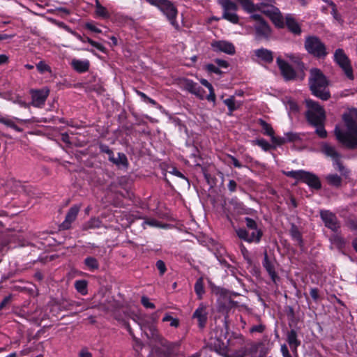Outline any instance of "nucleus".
<instances>
[{
  "label": "nucleus",
  "instance_id": "nucleus-56",
  "mask_svg": "<svg viewBox=\"0 0 357 357\" xmlns=\"http://www.w3.org/2000/svg\"><path fill=\"white\" fill-rule=\"evenodd\" d=\"M310 294L314 301H317L319 298V290L317 288H311Z\"/></svg>",
  "mask_w": 357,
  "mask_h": 357
},
{
  "label": "nucleus",
  "instance_id": "nucleus-17",
  "mask_svg": "<svg viewBox=\"0 0 357 357\" xmlns=\"http://www.w3.org/2000/svg\"><path fill=\"white\" fill-rule=\"evenodd\" d=\"M211 47L214 52H224L229 55H233L236 52L234 45L226 40H215L211 43Z\"/></svg>",
  "mask_w": 357,
  "mask_h": 357
},
{
  "label": "nucleus",
  "instance_id": "nucleus-37",
  "mask_svg": "<svg viewBox=\"0 0 357 357\" xmlns=\"http://www.w3.org/2000/svg\"><path fill=\"white\" fill-rule=\"evenodd\" d=\"M252 144L260 146L264 151H268L272 148H275V146H273L269 142L264 139H257L252 142Z\"/></svg>",
  "mask_w": 357,
  "mask_h": 357
},
{
  "label": "nucleus",
  "instance_id": "nucleus-2",
  "mask_svg": "<svg viewBox=\"0 0 357 357\" xmlns=\"http://www.w3.org/2000/svg\"><path fill=\"white\" fill-rule=\"evenodd\" d=\"M236 1L241 5L242 8L246 12L251 13L255 10H259L269 17L276 27L279 29L284 27V17L281 12L279 8L274 6L273 4H268V3L263 1L255 6L252 0Z\"/></svg>",
  "mask_w": 357,
  "mask_h": 357
},
{
  "label": "nucleus",
  "instance_id": "nucleus-7",
  "mask_svg": "<svg viewBox=\"0 0 357 357\" xmlns=\"http://www.w3.org/2000/svg\"><path fill=\"white\" fill-rule=\"evenodd\" d=\"M284 174L290 178L301 181L306 183L310 188L319 190L321 188L319 177L313 173L302 169L284 172Z\"/></svg>",
  "mask_w": 357,
  "mask_h": 357
},
{
  "label": "nucleus",
  "instance_id": "nucleus-3",
  "mask_svg": "<svg viewBox=\"0 0 357 357\" xmlns=\"http://www.w3.org/2000/svg\"><path fill=\"white\" fill-rule=\"evenodd\" d=\"M309 86L312 93L322 100H327L331 94L327 89L326 77L318 68H312L310 71Z\"/></svg>",
  "mask_w": 357,
  "mask_h": 357
},
{
  "label": "nucleus",
  "instance_id": "nucleus-15",
  "mask_svg": "<svg viewBox=\"0 0 357 357\" xmlns=\"http://www.w3.org/2000/svg\"><path fill=\"white\" fill-rule=\"evenodd\" d=\"M182 88L189 93L195 95L201 100L205 98V91L192 79L183 78L181 80Z\"/></svg>",
  "mask_w": 357,
  "mask_h": 357
},
{
  "label": "nucleus",
  "instance_id": "nucleus-58",
  "mask_svg": "<svg viewBox=\"0 0 357 357\" xmlns=\"http://www.w3.org/2000/svg\"><path fill=\"white\" fill-rule=\"evenodd\" d=\"M227 187L231 192H234L236 190L237 183L234 180H229Z\"/></svg>",
  "mask_w": 357,
  "mask_h": 357
},
{
  "label": "nucleus",
  "instance_id": "nucleus-11",
  "mask_svg": "<svg viewBox=\"0 0 357 357\" xmlns=\"http://www.w3.org/2000/svg\"><path fill=\"white\" fill-rule=\"evenodd\" d=\"M334 60L342 69L345 75L349 79H354L353 69L350 61L342 49L339 48L335 50Z\"/></svg>",
  "mask_w": 357,
  "mask_h": 357
},
{
  "label": "nucleus",
  "instance_id": "nucleus-20",
  "mask_svg": "<svg viewBox=\"0 0 357 357\" xmlns=\"http://www.w3.org/2000/svg\"><path fill=\"white\" fill-rule=\"evenodd\" d=\"M264 259L262 261V266L266 269L269 276L271 278V280L276 283L277 280H279V277L278 276L277 273L275 270V266L273 263L269 259L267 252L265 251L264 253Z\"/></svg>",
  "mask_w": 357,
  "mask_h": 357
},
{
  "label": "nucleus",
  "instance_id": "nucleus-30",
  "mask_svg": "<svg viewBox=\"0 0 357 357\" xmlns=\"http://www.w3.org/2000/svg\"><path fill=\"white\" fill-rule=\"evenodd\" d=\"M84 264L90 271H94L99 268V262L97 259L93 257H87L84 260Z\"/></svg>",
  "mask_w": 357,
  "mask_h": 357
},
{
  "label": "nucleus",
  "instance_id": "nucleus-22",
  "mask_svg": "<svg viewBox=\"0 0 357 357\" xmlns=\"http://www.w3.org/2000/svg\"><path fill=\"white\" fill-rule=\"evenodd\" d=\"M287 26L290 32L294 35H300L301 33V28L296 20L290 15H287L285 17L284 26Z\"/></svg>",
  "mask_w": 357,
  "mask_h": 357
},
{
  "label": "nucleus",
  "instance_id": "nucleus-23",
  "mask_svg": "<svg viewBox=\"0 0 357 357\" xmlns=\"http://www.w3.org/2000/svg\"><path fill=\"white\" fill-rule=\"evenodd\" d=\"M70 65L76 72L83 73L89 70L90 63L88 60L73 59L71 61Z\"/></svg>",
  "mask_w": 357,
  "mask_h": 357
},
{
  "label": "nucleus",
  "instance_id": "nucleus-57",
  "mask_svg": "<svg viewBox=\"0 0 357 357\" xmlns=\"http://www.w3.org/2000/svg\"><path fill=\"white\" fill-rule=\"evenodd\" d=\"M227 157L231 160L233 165L237 168H241L243 165L233 155H228Z\"/></svg>",
  "mask_w": 357,
  "mask_h": 357
},
{
  "label": "nucleus",
  "instance_id": "nucleus-64",
  "mask_svg": "<svg viewBox=\"0 0 357 357\" xmlns=\"http://www.w3.org/2000/svg\"><path fill=\"white\" fill-rule=\"evenodd\" d=\"M79 357H92V354L91 352L88 351L87 349H82L79 354Z\"/></svg>",
  "mask_w": 357,
  "mask_h": 357
},
{
  "label": "nucleus",
  "instance_id": "nucleus-36",
  "mask_svg": "<svg viewBox=\"0 0 357 357\" xmlns=\"http://www.w3.org/2000/svg\"><path fill=\"white\" fill-rule=\"evenodd\" d=\"M149 330H150L151 337L152 339L158 342L162 345L167 347V342H166L163 340V338L160 336L158 330L155 327L151 326V327H150Z\"/></svg>",
  "mask_w": 357,
  "mask_h": 357
},
{
  "label": "nucleus",
  "instance_id": "nucleus-59",
  "mask_svg": "<svg viewBox=\"0 0 357 357\" xmlns=\"http://www.w3.org/2000/svg\"><path fill=\"white\" fill-rule=\"evenodd\" d=\"M215 63L218 65V68H227L229 66L228 62L222 59H216Z\"/></svg>",
  "mask_w": 357,
  "mask_h": 357
},
{
  "label": "nucleus",
  "instance_id": "nucleus-6",
  "mask_svg": "<svg viewBox=\"0 0 357 357\" xmlns=\"http://www.w3.org/2000/svg\"><path fill=\"white\" fill-rule=\"evenodd\" d=\"M151 6L157 7L167 18L170 24L176 29L178 28L176 18L177 16V8L169 0H145Z\"/></svg>",
  "mask_w": 357,
  "mask_h": 357
},
{
  "label": "nucleus",
  "instance_id": "nucleus-51",
  "mask_svg": "<svg viewBox=\"0 0 357 357\" xmlns=\"http://www.w3.org/2000/svg\"><path fill=\"white\" fill-rule=\"evenodd\" d=\"M241 252L243 256V258L249 263L251 264L252 261L249 257V252L243 244L240 245Z\"/></svg>",
  "mask_w": 357,
  "mask_h": 357
},
{
  "label": "nucleus",
  "instance_id": "nucleus-21",
  "mask_svg": "<svg viewBox=\"0 0 357 357\" xmlns=\"http://www.w3.org/2000/svg\"><path fill=\"white\" fill-rule=\"evenodd\" d=\"M287 342H288L291 351L296 354L297 348L301 345V340L298 339L297 332L294 329L287 332Z\"/></svg>",
  "mask_w": 357,
  "mask_h": 357
},
{
  "label": "nucleus",
  "instance_id": "nucleus-48",
  "mask_svg": "<svg viewBox=\"0 0 357 357\" xmlns=\"http://www.w3.org/2000/svg\"><path fill=\"white\" fill-rule=\"evenodd\" d=\"M101 224V222L98 218H92L91 219L88 223L87 227L90 229L98 228Z\"/></svg>",
  "mask_w": 357,
  "mask_h": 357
},
{
  "label": "nucleus",
  "instance_id": "nucleus-40",
  "mask_svg": "<svg viewBox=\"0 0 357 357\" xmlns=\"http://www.w3.org/2000/svg\"><path fill=\"white\" fill-rule=\"evenodd\" d=\"M325 121H321L319 124L313 126L316 128L315 133L321 139H324L327 137V131L324 128Z\"/></svg>",
  "mask_w": 357,
  "mask_h": 357
},
{
  "label": "nucleus",
  "instance_id": "nucleus-19",
  "mask_svg": "<svg viewBox=\"0 0 357 357\" xmlns=\"http://www.w3.org/2000/svg\"><path fill=\"white\" fill-rule=\"evenodd\" d=\"M79 211V207L75 205L68 210L64 221L61 223L60 227L63 229H68L73 222H74Z\"/></svg>",
  "mask_w": 357,
  "mask_h": 357
},
{
  "label": "nucleus",
  "instance_id": "nucleus-28",
  "mask_svg": "<svg viewBox=\"0 0 357 357\" xmlns=\"http://www.w3.org/2000/svg\"><path fill=\"white\" fill-rule=\"evenodd\" d=\"M333 165L335 169L337 170L344 178H348L350 176L351 171L344 166L343 163L340 160V158H338L334 161L333 162Z\"/></svg>",
  "mask_w": 357,
  "mask_h": 357
},
{
  "label": "nucleus",
  "instance_id": "nucleus-31",
  "mask_svg": "<svg viewBox=\"0 0 357 357\" xmlns=\"http://www.w3.org/2000/svg\"><path fill=\"white\" fill-rule=\"evenodd\" d=\"M330 241L332 244L336 245L337 248H341L344 246L345 241L338 231L334 232L330 237Z\"/></svg>",
  "mask_w": 357,
  "mask_h": 357
},
{
  "label": "nucleus",
  "instance_id": "nucleus-25",
  "mask_svg": "<svg viewBox=\"0 0 357 357\" xmlns=\"http://www.w3.org/2000/svg\"><path fill=\"white\" fill-rule=\"evenodd\" d=\"M321 151L328 157L333 160V162L340 158V154L336 151L335 148L330 144L325 143L321 146Z\"/></svg>",
  "mask_w": 357,
  "mask_h": 357
},
{
  "label": "nucleus",
  "instance_id": "nucleus-45",
  "mask_svg": "<svg viewBox=\"0 0 357 357\" xmlns=\"http://www.w3.org/2000/svg\"><path fill=\"white\" fill-rule=\"evenodd\" d=\"M36 68L40 73L50 71V66L47 65L43 61H40L36 64Z\"/></svg>",
  "mask_w": 357,
  "mask_h": 357
},
{
  "label": "nucleus",
  "instance_id": "nucleus-27",
  "mask_svg": "<svg viewBox=\"0 0 357 357\" xmlns=\"http://www.w3.org/2000/svg\"><path fill=\"white\" fill-rule=\"evenodd\" d=\"M326 180L328 185L340 188L342 186V179L341 176L336 174H330L326 176Z\"/></svg>",
  "mask_w": 357,
  "mask_h": 357
},
{
  "label": "nucleus",
  "instance_id": "nucleus-29",
  "mask_svg": "<svg viewBox=\"0 0 357 357\" xmlns=\"http://www.w3.org/2000/svg\"><path fill=\"white\" fill-rule=\"evenodd\" d=\"M110 162L118 167L121 166L125 168H128L129 165L128 158L123 153H118L117 158L114 156V160H111Z\"/></svg>",
  "mask_w": 357,
  "mask_h": 357
},
{
  "label": "nucleus",
  "instance_id": "nucleus-47",
  "mask_svg": "<svg viewBox=\"0 0 357 357\" xmlns=\"http://www.w3.org/2000/svg\"><path fill=\"white\" fill-rule=\"evenodd\" d=\"M141 303L146 308L154 309L155 307L154 303L150 302L149 298L145 296L142 297Z\"/></svg>",
  "mask_w": 357,
  "mask_h": 357
},
{
  "label": "nucleus",
  "instance_id": "nucleus-39",
  "mask_svg": "<svg viewBox=\"0 0 357 357\" xmlns=\"http://www.w3.org/2000/svg\"><path fill=\"white\" fill-rule=\"evenodd\" d=\"M0 123L8 126V127L13 128V130H15V131H17L18 132H21L23 131V130L21 128H20L19 126H17L15 123V122L11 119L1 117V118H0Z\"/></svg>",
  "mask_w": 357,
  "mask_h": 357
},
{
  "label": "nucleus",
  "instance_id": "nucleus-1",
  "mask_svg": "<svg viewBox=\"0 0 357 357\" xmlns=\"http://www.w3.org/2000/svg\"><path fill=\"white\" fill-rule=\"evenodd\" d=\"M342 120L347 131L338 126L334 129V134L340 143L349 149H357V109L352 108L344 112Z\"/></svg>",
  "mask_w": 357,
  "mask_h": 357
},
{
  "label": "nucleus",
  "instance_id": "nucleus-55",
  "mask_svg": "<svg viewBox=\"0 0 357 357\" xmlns=\"http://www.w3.org/2000/svg\"><path fill=\"white\" fill-rule=\"evenodd\" d=\"M347 226L351 230L357 231V220H349L347 222Z\"/></svg>",
  "mask_w": 357,
  "mask_h": 357
},
{
  "label": "nucleus",
  "instance_id": "nucleus-52",
  "mask_svg": "<svg viewBox=\"0 0 357 357\" xmlns=\"http://www.w3.org/2000/svg\"><path fill=\"white\" fill-rule=\"evenodd\" d=\"M206 68L210 73H214L217 75H220L222 73V71L220 70L218 66H215L212 63L206 65Z\"/></svg>",
  "mask_w": 357,
  "mask_h": 357
},
{
  "label": "nucleus",
  "instance_id": "nucleus-50",
  "mask_svg": "<svg viewBox=\"0 0 357 357\" xmlns=\"http://www.w3.org/2000/svg\"><path fill=\"white\" fill-rule=\"evenodd\" d=\"M265 330V326L263 324L254 325L250 328V332L251 333H262Z\"/></svg>",
  "mask_w": 357,
  "mask_h": 357
},
{
  "label": "nucleus",
  "instance_id": "nucleus-60",
  "mask_svg": "<svg viewBox=\"0 0 357 357\" xmlns=\"http://www.w3.org/2000/svg\"><path fill=\"white\" fill-rule=\"evenodd\" d=\"M280 350H281V352H282V354L283 357H292L290 355V354L289 352V349H288V348H287L286 344H282L281 346Z\"/></svg>",
  "mask_w": 357,
  "mask_h": 357
},
{
  "label": "nucleus",
  "instance_id": "nucleus-24",
  "mask_svg": "<svg viewBox=\"0 0 357 357\" xmlns=\"http://www.w3.org/2000/svg\"><path fill=\"white\" fill-rule=\"evenodd\" d=\"M255 55L266 63H271L273 61V52L265 48L255 50Z\"/></svg>",
  "mask_w": 357,
  "mask_h": 357
},
{
  "label": "nucleus",
  "instance_id": "nucleus-12",
  "mask_svg": "<svg viewBox=\"0 0 357 357\" xmlns=\"http://www.w3.org/2000/svg\"><path fill=\"white\" fill-rule=\"evenodd\" d=\"M320 217L327 228L333 232L338 231L340 228V222L335 213L324 210L320 211Z\"/></svg>",
  "mask_w": 357,
  "mask_h": 357
},
{
  "label": "nucleus",
  "instance_id": "nucleus-44",
  "mask_svg": "<svg viewBox=\"0 0 357 357\" xmlns=\"http://www.w3.org/2000/svg\"><path fill=\"white\" fill-rule=\"evenodd\" d=\"M285 138L287 142H294L301 140V137L298 134L291 132L286 133Z\"/></svg>",
  "mask_w": 357,
  "mask_h": 357
},
{
  "label": "nucleus",
  "instance_id": "nucleus-10",
  "mask_svg": "<svg viewBox=\"0 0 357 357\" xmlns=\"http://www.w3.org/2000/svg\"><path fill=\"white\" fill-rule=\"evenodd\" d=\"M233 346L231 345L230 342H228V340L225 343L221 338L216 337L211 338L208 343V347L211 350L217 352L224 357H231L234 355V351H231L229 349V347Z\"/></svg>",
  "mask_w": 357,
  "mask_h": 357
},
{
  "label": "nucleus",
  "instance_id": "nucleus-13",
  "mask_svg": "<svg viewBox=\"0 0 357 357\" xmlns=\"http://www.w3.org/2000/svg\"><path fill=\"white\" fill-rule=\"evenodd\" d=\"M49 93L50 91L47 89H31L30 91L31 96V105L38 108L43 107Z\"/></svg>",
  "mask_w": 357,
  "mask_h": 357
},
{
  "label": "nucleus",
  "instance_id": "nucleus-4",
  "mask_svg": "<svg viewBox=\"0 0 357 357\" xmlns=\"http://www.w3.org/2000/svg\"><path fill=\"white\" fill-rule=\"evenodd\" d=\"M246 228L235 229L237 236L249 243H259L263 236L262 230L258 227L257 223L251 218L245 217L244 219Z\"/></svg>",
  "mask_w": 357,
  "mask_h": 357
},
{
  "label": "nucleus",
  "instance_id": "nucleus-5",
  "mask_svg": "<svg viewBox=\"0 0 357 357\" xmlns=\"http://www.w3.org/2000/svg\"><path fill=\"white\" fill-rule=\"evenodd\" d=\"M305 102L307 107L305 116L310 125L316 126L326 121V112L319 102L311 99H305Z\"/></svg>",
  "mask_w": 357,
  "mask_h": 357
},
{
  "label": "nucleus",
  "instance_id": "nucleus-49",
  "mask_svg": "<svg viewBox=\"0 0 357 357\" xmlns=\"http://www.w3.org/2000/svg\"><path fill=\"white\" fill-rule=\"evenodd\" d=\"M155 266L160 272V275H162L166 272L167 268L165 262L162 260H158Z\"/></svg>",
  "mask_w": 357,
  "mask_h": 357
},
{
  "label": "nucleus",
  "instance_id": "nucleus-63",
  "mask_svg": "<svg viewBox=\"0 0 357 357\" xmlns=\"http://www.w3.org/2000/svg\"><path fill=\"white\" fill-rule=\"evenodd\" d=\"M252 19L255 20L256 23H261L262 22H266L265 20L259 14H253L250 16Z\"/></svg>",
  "mask_w": 357,
  "mask_h": 357
},
{
  "label": "nucleus",
  "instance_id": "nucleus-18",
  "mask_svg": "<svg viewBox=\"0 0 357 357\" xmlns=\"http://www.w3.org/2000/svg\"><path fill=\"white\" fill-rule=\"evenodd\" d=\"M192 318L197 320L198 326L200 328H204L208 319L207 306L204 303H201L194 312Z\"/></svg>",
  "mask_w": 357,
  "mask_h": 357
},
{
  "label": "nucleus",
  "instance_id": "nucleus-61",
  "mask_svg": "<svg viewBox=\"0 0 357 357\" xmlns=\"http://www.w3.org/2000/svg\"><path fill=\"white\" fill-rule=\"evenodd\" d=\"M86 28L95 33H101V30L91 23L86 24Z\"/></svg>",
  "mask_w": 357,
  "mask_h": 357
},
{
  "label": "nucleus",
  "instance_id": "nucleus-35",
  "mask_svg": "<svg viewBox=\"0 0 357 357\" xmlns=\"http://www.w3.org/2000/svg\"><path fill=\"white\" fill-rule=\"evenodd\" d=\"M195 291L199 299L202 298V296L204 294V281L202 278H199L197 280L195 284Z\"/></svg>",
  "mask_w": 357,
  "mask_h": 357
},
{
  "label": "nucleus",
  "instance_id": "nucleus-53",
  "mask_svg": "<svg viewBox=\"0 0 357 357\" xmlns=\"http://www.w3.org/2000/svg\"><path fill=\"white\" fill-rule=\"evenodd\" d=\"M287 105L289 108V110L292 112H298L299 110L298 104L293 100H289L287 102Z\"/></svg>",
  "mask_w": 357,
  "mask_h": 357
},
{
  "label": "nucleus",
  "instance_id": "nucleus-62",
  "mask_svg": "<svg viewBox=\"0 0 357 357\" xmlns=\"http://www.w3.org/2000/svg\"><path fill=\"white\" fill-rule=\"evenodd\" d=\"M91 45L103 53H105L106 52V48L102 44H100L99 43L93 41V43H92Z\"/></svg>",
  "mask_w": 357,
  "mask_h": 357
},
{
  "label": "nucleus",
  "instance_id": "nucleus-41",
  "mask_svg": "<svg viewBox=\"0 0 357 357\" xmlns=\"http://www.w3.org/2000/svg\"><path fill=\"white\" fill-rule=\"evenodd\" d=\"M99 148L100 152L107 153L108 155V160L109 161L114 160V154L112 150L110 149L107 145L101 144H100Z\"/></svg>",
  "mask_w": 357,
  "mask_h": 357
},
{
  "label": "nucleus",
  "instance_id": "nucleus-26",
  "mask_svg": "<svg viewBox=\"0 0 357 357\" xmlns=\"http://www.w3.org/2000/svg\"><path fill=\"white\" fill-rule=\"evenodd\" d=\"M289 233L292 239L296 241L300 247H303V240L302 238V234L296 225H291V228L289 229Z\"/></svg>",
  "mask_w": 357,
  "mask_h": 357
},
{
  "label": "nucleus",
  "instance_id": "nucleus-16",
  "mask_svg": "<svg viewBox=\"0 0 357 357\" xmlns=\"http://www.w3.org/2000/svg\"><path fill=\"white\" fill-rule=\"evenodd\" d=\"M280 73L286 81L294 80L296 77V73L292 66L286 61L278 57L276 59Z\"/></svg>",
  "mask_w": 357,
  "mask_h": 357
},
{
  "label": "nucleus",
  "instance_id": "nucleus-8",
  "mask_svg": "<svg viewBox=\"0 0 357 357\" xmlns=\"http://www.w3.org/2000/svg\"><path fill=\"white\" fill-rule=\"evenodd\" d=\"M305 48L309 54L317 58H324L328 54L325 45L314 36L305 38Z\"/></svg>",
  "mask_w": 357,
  "mask_h": 357
},
{
  "label": "nucleus",
  "instance_id": "nucleus-54",
  "mask_svg": "<svg viewBox=\"0 0 357 357\" xmlns=\"http://www.w3.org/2000/svg\"><path fill=\"white\" fill-rule=\"evenodd\" d=\"M12 299V295L9 294L3 298L2 301L0 303V311L3 310L4 307L8 305Z\"/></svg>",
  "mask_w": 357,
  "mask_h": 357
},
{
  "label": "nucleus",
  "instance_id": "nucleus-43",
  "mask_svg": "<svg viewBox=\"0 0 357 357\" xmlns=\"http://www.w3.org/2000/svg\"><path fill=\"white\" fill-rule=\"evenodd\" d=\"M145 225H149L153 227H160L161 224L154 218L146 219L142 224L144 229H146Z\"/></svg>",
  "mask_w": 357,
  "mask_h": 357
},
{
  "label": "nucleus",
  "instance_id": "nucleus-38",
  "mask_svg": "<svg viewBox=\"0 0 357 357\" xmlns=\"http://www.w3.org/2000/svg\"><path fill=\"white\" fill-rule=\"evenodd\" d=\"M223 102H224L225 105H227L228 107V109H229L228 114L229 115H231L233 112L236 110L239 107V105H238V106L236 105L235 98L233 96H230L229 98L224 100Z\"/></svg>",
  "mask_w": 357,
  "mask_h": 357
},
{
  "label": "nucleus",
  "instance_id": "nucleus-33",
  "mask_svg": "<svg viewBox=\"0 0 357 357\" xmlns=\"http://www.w3.org/2000/svg\"><path fill=\"white\" fill-rule=\"evenodd\" d=\"M87 281L85 280H76L75 282V288L82 295H86L87 294Z\"/></svg>",
  "mask_w": 357,
  "mask_h": 357
},
{
  "label": "nucleus",
  "instance_id": "nucleus-46",
  "mask_svg": "<svg viewBox=\"0 0 357 357\" xmlns=\"http://www.w3.org/2000/svg\"><path fill=\"white\" fill-rule=\"evenodd\" d=\"M271 139L275 146H281L287 142L285 137H275L274 135L271 137Z\"/></svg>",
  "mask_w": 357,
  "mask_h": 357
},
{
  "label": "nucleus",
  "instance_id": "nucleus-34",
  "mask_svg": "<svg viewBox=\"0 0 357 357\" xmlns=\"http://www.w3.org/2000/svg\"><path fill=\"white\" fill-rule=\"evenodd\" d=\"M96 13L99 17L105 19H107L110 17V15L107 8L102 6L98 0L96 3Z\"/></svg>",
  "mask_w": 357,
  "mask_h": 357
},
{
  "label": "nucleus",
  "instance_id": "nucleus-42",
  "mask_svg": "<svg viewBox=\"0 0 357 357\" xmlns=\"http://www.w3.org/2000/svg\"><path fill=\"white\" fill-rule=\"evenodd\" d=\"M162 321H169L170 326L175 328L178 327L179 325V320L176 318H173L168 314H165V316L162 318Z\"/></svg>",
  "mask_w": 357,
  "mask_h": 357
},
{
  "label": "nucleus",
  "instance_id": "nucleus-32",
  "mask_svg": "<svg viewBox=\"0 0 357 357\" xmlns=\"http://www.w3.org/2000/svg\"><path fill=\"white\" fill-rule=\"evenodd\" d=\"M258 123L262 128V132L264 135L270 137L274 135L275 132L271 126L268 124L266 121H265L264 119H259L258 120Z\"/></svg>",
  "mask_w": 357,
  "mask_h": 357
},
{
  "label": "nucleus",
  "instance_id": "nucleus-9",
  "mask_svg": "<svg viewBox=\"0 0 357 357\" xmlns=\"http://www.w3.org/2000/svg\"><path fill=\"white\" fill-rule=\"evenodd\" d=\"M218 3L222 9V19L226 20L232 24H238L239 17L236 14L238 6L231 0H218Z\"/></svg>",
  "mask_w": 357,
  "mask_h": 357
},
{
  "label": "nucleus",
  "instance_id": "nucleus-14",
  "mask_svg": "<svg viewBox=\"0 0 357 357\" xmlns=\"http://www.w3.org/2000/svg\"><path fill=\"white\" fill-rule=\"evenodd\" d=\"M255 37L258 41H268L271 38L272 29L267 22L256 23L254 26Z\"/></svg>",
  "mask_w": 357,
  "mask_h": 357
}]
</instances>
